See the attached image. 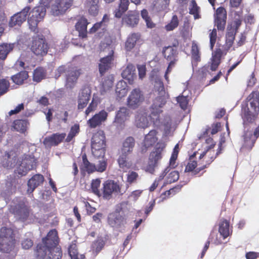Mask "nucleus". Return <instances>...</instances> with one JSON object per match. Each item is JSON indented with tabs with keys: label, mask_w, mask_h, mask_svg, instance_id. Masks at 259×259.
Instances as JSON below:
<instances>
[{
	"label": "nucleus",
	"mask_w": 259,
	"mask_h": 259,
	"mask_svg": "<svg viewBox=\"0 0 259 259\" xmlns=\"http://www.w3.org/2000/svg\"><path fill=\"white\" fill-rule=\"evenodd\" d=\"M150 78L154 82V89L157 95L151 106L150 118L154 126L162 129V139L166 140L167 137L172 135L176 129V126L172 123L169 117L163 118L160 116L162 112L161 108L165 104L169 96L164 90L163 83L157 70L154 69L151 72Z\"/></svg>",
	"instance_id": "f257e3e1"
},
{
	"label": "nucleus",
	"mask_w": 259,
	"mask_h": 259,
	"mask_svg": "<svg viewBox=\"0 0 259 259\" xmlns=\"http://www.w3.org/2000/svg\"><path fill=\"white\" fill-rule=\"evenodd\" d=\"M16 243L13 230L11 228L2 227L0 229V251L10 253L14 250Z\"/></svg>",
	"instance_id": "f03ea898"
},
{
	"label": "nucleus",
	"mask_w": 259,
	"mask_h": 259,
	"mask_svg": "<svg viewBox=\"0 0 259 259\" xmlns=\"http://www.w3.org/2000/svg\"><path fill=\"white\" fill-rule=\"evenodd\" d=\"M91 146L94 156L99 158L104 156L106 141L103 131H99L94 134L92 139Z\"/></svg>",
	"instance_id": "7ed1b4c3"
},
{
	"label": "nucleus",
	"mask_w": 259,
	"mask_h": 259,
	"mask_svg": "<svg viewBox=\"0 0 259 259\" xmlns=\"http://www.w3.org/2000/svg\"><path fill=\"white\" fill-rule=\"evenodd\" d=\"M9 211L22 222L26 221L31 213L30 207L27 205L26 201L23 200L19 201L16 205H11Z\"/></svg>",
	"instance_id": "20e7f679"
},
{
	"label": "nucleus",
	"mask_w": 259,
	"mask_h": 259,
	"mask_svg": "<svg viewBox=\"0 0 259 259\" xmlns=\"http://www.w3.org/2000/svg\"><path fill=\"white\" fill-rule=\"evenodd\" d=\"M121 187L122 185L119 182H115L112 180H106L103 184L101 196L104 199L110 200L112 198L113 193H121Z\"/></svg>",
	"instance_id": "39448f33"
},
{
	"label": "nucleus",
	"mask_w": 259,
	"mask_h": 259,
	"mask_svg": "<svg viewBox=\"0 0 259 259\" xmlns=\"http://www.w3.org/2000/svg\"><path fill=\"white\" fill-rule=\"evenodd\" d=\"M46 12V8L43 6L36 7L30 12L28 23L31 31L36 32L37 24L44 17Z\"/></svg>",
	"instance_id": "423d86ee"
},
{
	"label": "nucleus",
	"mask_w": 259,
	"mask_h": 259,
	"mask_svg": "<svg viewBox=\"0 0 259 259\" xmlns=\"http://www.w3.org/2000/svg\"><path fill=\"white\" fill-rule=\"evenodd\" d=\"M72 2V0H54L50 12L54 16L62 15L71 7Z\"/></svg>",
	"instance_id": "0eeeda50"
},
{
	"label": "nucleus",
	"mask_w": 259,
	"mask_h": 259,
	"mask_svg": "<svg viewBox=\"0 0 259 259\" xmlns=\"http://www.w3.org/2000/svg\"><path fill=\"white\" fill-rule=\"evenodd\" d=\"M135 146L134 139L127 137L123 142L122 146L119 152L118 162H126L128 155L132 152Z\"/></svg>",
	"instance_id": "6e6552de"
},
{
	"label": "nucleus",
	"mask_w": 259,
	"mask_h": 259,
	"mask_svg": "<svg viewBox=\"0 0 259 259\" xmlns=\"http://www.w3.org/2000/svg\"><path fill=\"white\" fill-rule=\"evenodd\" d=\"M48 50V44L44 38L36 37L33 38L31 50L35 55L42 56L47 54Z\"/></svg>",
	"instance_id": "1a4fd4ad"
},
{
	"label": "nucleus",
	"mask_w": 259,
	"mask_h": 259,
	"mask_svg": "<svg viewBox=\"0 0 259 259\" xmlns=\"http://www.w3.org/2000/svg\"><path fill=\"white\" fill-rule=\"evenodd\" d=\"M107 222L111 227L115 228H119L126 223L124 215L121 214L118 209L109 214Z\"/></svg>",
	"instance_id": "9d476101"
},
{
	"label": "nucleus",
	"mask_w": 259,
	"mask_h": 259,
	"mask_svg": "<svg viewBox=\"0 0 259 259\" xmlns=\"http://www.w3.org/2000/svg\"><path fill=\"white\" fill-rule=\"evenodd\" d=\"M130 114V111L125 107L120 108L117 112L113 124L118 130L124 128L125 122L129 119Z\"/></svg>",
	"instance_id": "9b49d317"
},
{
	"label": "nucleus",
	"mask_w": 259,
	"mask_h": 259,
	"mask_svg": "<svg viewBox=\"0 0 259 259\" xmlns=\"http://www.w3.org/2000/svg\"><path fill=\"white\" fill-rule=\"evenodd\" d=\"M82 73V70L77 67L69 68L66 73L65 85L66 88H73L76 84L79 76Z\"/></svg>",
	"instance_id": "f8f14e48"
},
{
	"label": "nucleus",
	"mask_w": 259,
	"mask_h": 259,
	"mask_svg": "<svg viewBox=\"0 0 259 259\" xmlns=\"http://www.w3.org/2000/svg\"><path fill=\"white\" fill-rule=\"evenodd\" d=\"M107 168V163H98L95 165L93 163H82L80 166L81 173L85 175L86 173L89 174L95 171L102 172Z\"/></svg>",
	"instance_id": "ddd939ff"
},
{
	"label": "nucleus",
	"mask_w": 259,
	"mask_h": 259,
	"mask_svg": "<svg viewBox=\"0 0 259 259\" xmlns=\"http://www.w3.org/2000/svg\"><path fill=\"white\" fill-rule=\"evenodd\" d=\"M144 100V97L138 89L133 90L127 98V104L129 107L136 108L139 106Z\"/></svg>",
	"instance_id": "4468645a"
},
{
	"label": "nucleus",
	"mask_w": 259,
	"mask_h": 259,
	"mask_svg": "<svg viewBox=\"0 0 259 259\" xmlns=\"http://www.w3.org/2000/svg\"><path fill=\"white\" fill-rule=\"evenodd\" d=\"M59 241L58 232L56 229L50 230L47 236L42 239V242L48 247L49 249L58 247L57 245L59 244Z\"/></svg>",
	"instance_id": "2eb2a0df"
},
{
	"label": "nucleus",
	"mask_w": 259,
	"mask_h": 259,
	"mask_svg": "<svg viewBox=\"0 0 259 259\" xmlns=\"http://www.w3.org/2000/svg\"><path fill=\"white\" fill-rule=\"evenodd\" d=\"M30 7L24 8L21 12L14 14L11 18L9 26L11 27L20 26L26 19Z\"/></svg>",
	"instance_id": "dca6fc26"
},
{
	"label": "nucleus",
	"mask_w": 259,
	"mask_h": 259,
	"mask_svg": "<svg viewBox=\"0 0 259 259\" xmlns=\"http://www.w3.org/2000/svg\"><path fill=\"white\" fill-rule=\"evenodd\" d=\"M149 119L152 120L145 110H139L136 116L135 124L138 127L146 128L150 125Z\"/></svg>",
	"instance_id": "f3484780"
},
{
	"label": "nucleus",
	"mask_w": 259,
	"mask_h": 259,
	"mask_svg": "<svg viewBox=\"0 0 259 259\" xmlns=\"http://www.w3.org/2000/svg\"><path fill=\"white\" fill-rule=\"evenodd\" d=\"M227 18L226 10L222 7L219 8L214 15V23L218 30H223L225 28Z\"/></svg>",
	"instance_id": "a211bd4d"
},
{
	"label": "nucleus",
	"mask_w": 259,
	"mask_h": 259,
	"mask_svg": "<svg viewBox=\"0 0 259 259\" xmlns=\"http://www.w3.org/2000/svg\"><path fill=\"white\" fill-rule=\"evenodd\" d=\"M158 140L157 132L153 130L145 135L143 142L142 152L145 151L148 148L153 146Z\"/></svg>",
	"instance_id": "6ab92c4d"
},
{
	"label": "nucleus",
	"mask_w": 259,
	"mask_h": 259,
	"mask_svg": "<svg viewBox=\"0 0 259 259\" xmlns=\"http://www.w3.org/2000/svg\"><path fill=\"white\" fill-rule=\"evenodd\" d=\"M91 90L89 87L82 88L79 93L78 97V107L83 109L88 103L90 99Z\"/></svg>",
	"instance_id": "aec40b11"
},
{
	"label": "nucleus",
	"mask_w": 259,
	"mask_h": 259,
	"mask_svg": "<svg viewBox=\"0 0 259 259\" xmlns=\"http://www.w3.org/2000/svg\"><path fill=\"white\" fill-rule=\"evenodd\" d=\"M108 113L104 110L94 115L92 118L88 120V124L91 128H95L104 122L107 117Z\"/></svg>",
	"instance_id": "412c9836"
},
{
	"label": "nucleus",
	"mask_w": 259,
	"mask_h": 259,
	"mask_svg": "<svg viewBox=\"0 0 259 259\" xmlns=\"http://www.w3.org/2000/svg\"><path fill=\"white\" fill-rule=\"evenodd\" d=\"M100 48L101 56L113 55V47L111 38L109 36H106L105 39L101 42Z\"/></svg>",
	"instance_id": "4be33fe9"
},
{
	"label": "nucleus",
	"mask_w": 259,
	"mask_h": 259,
	"mask_svg": "<svg viewBox=\"0 0 259 259\" xmlns=\"http://www.w3.org/2000/svg\"><path fill=\"white\" fill-rule=\"evenodd\" d=\"M44 181V177L42 175L36 174L33 176L28 181L27 192L28 193H32L36 187L42 184Z\"/></svg>",
	"instance_id": "5701e85b"
},
{
	"label": "nucleus",
	"mask_w": 259,
	"mask_h": 259,
	"mask_svg": "<svg viewBox=\"0 0 259 259\" xmlns=\"http://www.w3.org/2000/svg\"><path fill=\"white\" fill-rule=\"evenodd\" d=\"M139 13L137 11H129L122 18L123 23L131 27L137 25L139 22Z\"/></svg>",
	"instance_id": "b1692460"
},
{
	"label": "nucleus",
	"mask_w": 259,
	"mask_h": 259,
	"mask_svg": "<svg viewBox=\"0 0 259 259\" xmlns=\"http://www.w3.org/2000/svg\"><path fill=\"white\" fill-rule=\"evenodd\" d=\"M65 136L66 134L64 133L54 134L51 136L46 137L44 141V144L46 146L57 145L64 139Z\"/></svg>",
	"instance_id": "393cba45"
},
{
	"label": "nucleus",
	"mask_w": 259,
	"mask_h": 259,
	"mask_svg": "<svg viewBox=\"0 0 259 259\" xmlns=\"http://www.w3.org/2000/svg\"><path fill=\"white\" fill-rule=\"evenodd\" d=\"M100 59V63L99 64V71L101 75L108 70L111 66L113 60V55H106Z\"/></svg>",
	"instance_id": "a878e982"
},
{
	"label": "nucleus",
	"mask_w": 259,
	"mask_h": 259,
	"mask_svg": "<svg viewBox=\"0 0 259 259\" xmlns=\"http://www.w3.org/2000/svg\"><path fill=\"white\" fill-rule=\"evenodd\" d=\"M219 232L224 239L231 235L232 230L230 229V222L226 219L222 220L219 224Z\"/></svg>",
	"instance_id": "bb28decb"
},
{
	"label": "nucleus",
	"mask_w": 259,
	"mask_h": 259,
	"mask_svg": "<svg viewBox=\"0 0 259 259\" xmlns=\"http://www.w3.org/2000/svg\"><path fill=\"white\" fill-rule=\"evenodd\" d=\"M135 72V67L132 64H129L123 70L121 75L123 78L128 81L129 83L132 84L137 77Z\"/></svg>",
	"instance_id": "cd10ccee"
},
{
	"label": "nucleus",
	"mask_w": 259,
	"mask_h": 259,
	"mask_svg": "<svg viewBox=\"0 0 259 259\" xmlns=\"http://www.w3.org/2000/svg\"><path fill=\"white\" fill-rule=\"evenodd\" d=\"M88 24L87 20L84 18H80L76 24V30L79 32V36L82 38H85L87 36Z\"/></svg>",
	"instance_id": "c85d7f7f"
},
{
	"label": "nucleus",
	"mask_w": 259,
	"mask_h": 259,
	"mask_svg": "<svg viewBox=\"0 0 259 259\" xmlns=\"http://www.w3.org/2000/svg\"><path fill=\"white\" fill-rule=\"evenodd\" d=\"M156 149L152 151L149 156V160L150 162H157L160 160L162 157L161 152L165 147V144H158Z\"/></svg>",
	"instance_id": "c756f323"
},
{
	"label": "nucleus",
	"mask_w": 259,
	"mask_h": 259,
	"mask_svg": "<svg viewBox=\"0 0 259 259\" xmlns=\"http://www.w3.org/2000/svg\"><path fill=\"white\" fill-rule=\"evenodd\" d=\"M109 17L107 15L103 16L102 21L97 23L91 28L90 30L91 33H94L97 31L102 30L104 31L106 29L107 26L109 22Z\"/></svg>",
	"instance_id": "7c9ffc66"
},
{
	"label": "nucleus",
	"mask_w": 259,
	"mask_h": 259,
	"mask_svg": "<svg viewBox=\"0 0 259 259\" xmlns=\"http://www.w3.org/2000/svg\"><path fill=\"white\" fill-rule=\"evenodd\" d=\"M244 137V145L243 147H246L247 149L250 150L254 145L256 141V138L252 135L251 131H246L243 136Z\"/></svg>",
	"instance_id": "2f4dec72"
},
{
	"label": "nucleus",
	"mask_w": 259,
	"mask_h": 259,
	"mask_svg": "<svg viewBox=\"0 0 259 259\" xmlns=\"http://www.w3.org/2000/svg\"><path fill=\"white\" fill-rule=\"evenodd\" d=\"M115 93L119 99L124 97L127 93L126 83L123 80L118 81L116 85Z\"/></svg>",
	"instance_id": "473e14b6"
},
{
	"label": "nucleus",
	"mask_w": 259,
	"mask_h": 259,
	"mask_svg": "<svg viewBox=\"0 0 259 259\" xmlns=\"http://www.w3.org/2000/svg\"><path fill=\"white\" fill-rule=\"evenodd\" d=\"M49 251V248L42 242L36 246L35 250V255L37 259H44L47 254V252Z\"/></svg>",
	"instance_id": "72a5a7b5"
},
{
	"label": "nucleus",
	"mask_w": 259,
	"mask_h": 259,
	"mask_svg": "<svg viewBox=\"0 0 259 259\" xmlns=\"http://www.w3.org/2000/svg\"><path fill=\"white\" fill-rule=\"evenodd\" d=\"M140 38V34L137 33H132L129 35L125 43V48L127 51H131L134 48L136 42Z\"/></svg>",
	"instance_id": "f704fd0d"
},
{
	"label": "nucleus",
	"mask_w": 259,
	"mask_h": 259,
	"mask_svg": "<svg viewBox=\"0 0 259 259\" xmlns=\"http://www.w3.org/2000/svg\"><path fill=\"white\" fill-rule=\"evenodd\" d=\"M222 52L219 49L212 53V58L211 59V69L212 71L216 70L220 63Z\"/></svg>",
	"instance_id": "c9c22d12"
},
{
	"label": "nucleus",
	"mask_w": 259,
	"mask_h": 259,
	"mask_svg": "<svg viewBox=\"0 0 259 259\" xmlns=\"http://www.w3.org/2000/svg\"><path fill=\"white\" fill-rule=\"evenodd\" d=\"M15 44H3L0 45V59L4 60L8 54L13 49Z\"/></svg>",
	"instance_id": "e433bc0d"
},
{
	"label": "nucleus",
	"mask_w": 259,
	"mask_h": 259,
	"mask_svg": "<svg viewBox=\"0 0 259 259\" xmlns=\"http://www.w3.org/2000/svg\"><path fill=\"white\" fill-rule=\"evenodd\" d=\"M98 0H87L85 6L91 15L95 16L98 14Z\"/></svg>",
	"instance_id": "4c0bfd02"
},
{
	"label": "nucleus",
	"mask_w": 259,
	"mask_h": 259,
	"mask_svg": "<svg viewBox=\"0 0 259 259\" xmlns=\"http://www.w3.org/2000/svg\"><path fill=\"white\" fill-rule=\"evenodd\" d=\"M28 122L26 120H16L13 123V128L20 133H24L27 129Z\"/></svg>",
	"instance_id": "58836bf2"
},
{
	"label": "nucleus",
	"mask_w": 259,
	"mask_h": 259,
	"mask_svg": "<svg viewBox=\"0 0 259 259\" xmlns=\"http://www.w3.org/2000/svg\"><path fill=\"white\" fill-rule=\"evenodd\" d=\"M28 77L27 72L26 71H21L15 75L12 76L13 81L16 84H22L24 81Z\"/></svg>",
	"instance_id": "ea45409f"
},
{
	"label": "nucleus",
	"mask_w": 259,
	"mask_h": 259,
	"mask_svg": "<svg viewBox=\"0 0 259 259\" xmlns=\"http://www.w3.org/2000/svg\"><path fill=\"white\" fill-rule=\"evenodd\" d=\"M169 0H156L153 4V9L157 12L165 11L167 8Z\"/></svg>",
	"instance_id": "a19ab883"
},
{
	"label": "nucleus",
	"mask_w": 259,
	"mask_h": 259,
	"mask_svg": "<svg viewBox=\"0 0 259 259\" xmlns=\"http://www.w3.org/2000/svg\"><path fill=\"white\" fill-rule=\"evenodd\" d=\"M31 169L28 163H20L15 170V173L20 176H25Z\"/></svg>",
	"instance_id": "79ce46f5"
},
{
	"label": "nucleus",
	"mask_w": 259,
	"mask_h": 259,
	"mask_svg": "<svg viewBox=\"0 0 259 259\" xmlns=\"http://www.w3.org/2000/svg\"><path fill=\"white\" fill-rule=\"evenodd\" d=\"M182 187V185H178L170 189L169 190L163 192L161 194L160 197L163 200L168 198L171 195H175L177 193L180 192Z\"/></svg>",
	"instance_id": "37998d69"
},
{
	"label": "nucleus",
	"mask_w": 259,
	"mask_h": 259,
	"mask_svg": "<svg viewBox=\"0 0 259 259\" xmlns=\"http://www.w3.org/2000/svg\"><path fill=\"white\" fill-rule=\"evenodd\" d=\"M48 259H61L62 252L60 247L49 249Z\"/></svg>",
	"instance_id": "c03bdc74"
},
{
	"label": "nucleus",
	"mask_w": 259,
	"mask_h": 259,
	"mask_svg": "<svg viewBox=\"0 0 259 259\" xmlns=\"http://www.w3.org/2000/svg\"><path fill=\"white\" fill-rule=\"evenodd\" d=\"M76 241H72L68 247V253L71 259H80Z\"/></svg>",
	"instance_id": "a18cd8bd"
},
{
	"label": "nucleus",
	"mask_w": 259,
	"mask_h": 259,
	"mask_svg": "<svg viewBox=\"0 0 259 259\" xmlns=\"http://www.w3.org/2000/svg\"><path fill=\"white\" fill-rule=\"evenodd\" d=\"M235 34L236 31L234 29H229V27H228V32L226 34V47L228 49L232 47Z\"/></svg>",
	"instance_id": "49530a36"
},
{
	"label": "nucleus",
	"mask_w": 259,
	"mask_h": 259,
	"mask_svg": "<svg viewBox=\"0 0 259 259\" xmlns=\"http://www.w3.org/2000/svg\"><path fill=\"white\" fill-rule=\"evenodd\" d=\"M101 184V180L99 179H94L91 183V190L92 192L98 197L102 195L99 188Z\"/></svg>",
	"instance_id": "de8ad7c7"
},
{
	"label": "nucleus",
	"mask_w": 259,
	"mask_h": 259,
	"mask_svg": "<svg viewBox=\"0 0 259 259\" xmlns=\"http://www.w3.org/2000/svg\"><path fill=\"white\" fill-rule=\"evenodd\" d=\"M197 163H188L186 166L185 171L186 172H192L194 175L198 174L203 169L202 167H197Z\"/></svg>",
	"instance_id": "09e8293b"
},
{
	"label": "nucleus",
	"mask_w": 259,
	"mask_h": 259,
	"mask_svg": "<svg viewBox=\"0 0 259 259\" xmlns=\"http://www.w3.org/2000/svg\"><path fill=\"white\" fill-rule=\"evenodd\" d=\"M45 72L42 68H37L33 72V79L34 81L39 82L45 77Z\"/></svg>",
	"instance_id": "8fccbe9b"
},
{
	"label": "nucleus",
	"mask_w": 259,
	"mask_h": 259,
	"mask_svg": "<svg viewBox=\"0 0 259 259\" xmlns=\"http://www.w3.org/2000/svg\"><path fill=\"white\" fill-rule=\"evenodd\" d=\"M17 154L15 150H11L9 152H6L5 155L3 156L2 159H0V160H7V161H16L17 162H21L19 159H17Z\"/></svg>",
	"instance_id": "3c124183"
},
{
	"label": "nucleus",
	"mask_w": 259,
	"mask_h": 259,
	"mask_svg": "<svg viewBox=\"0 0 259 259\" xmlns=\"http://www.w3.org/2000/svg\"><path fill=\"white\" fill-rule=\"evenodd\" d=\"M179 23L178 17L176 15H174L169 23L166 25L164 28L166 31H172L178 26Z\"/></svg>",
	"instance_id": "603ef678"
},
{
	"label": "nucleus",
	"mask_w": 259,
	"mask_h": 259,
	"mask_svg": "<svg viewBox=\"0 0 259 259\" xmlns=\"http://www.w3.org/2000/svg\"><path fill=\"white\" fill-rule=\"evenodd\" d=\"M188 96L184 95L179 96L176 98L177 103L179 104L181 108L183 109H185L188 104Z\"/></svg>",
	"instance_id": "864d4df0"
},
{
	"label": "nucleus",
	"mask_w": 259,
	"mask_h": 259,
	"mask_svg": "<svg viewBox=\"0 0 259 259\" xmlns=\"http://www.w3.org/2000/svg\"><path fill=\"white\" fill-rule=\"evenodd\" d=\"M179 178V173L178 171H171L166 178V183L171 184L176 182Z\"/></svg>",
	"instance_id": "5fc2aeb1"
},
{
	"label": "nucleus",
	"mask_w": 259,
	"mask_h": 259,
	"mask_svg": "<svg viewBox=\"0 0 259 259\" xmlns=\"http://www.w3.org/2000/svg\"><path fill=\"white\" fill-rule=\"evenodd\" d=\"M176 51L171 47L165 48V49L163 51V54L164 57L168 60H171V61H172L171 59H172Z\"/></svg>",
	"instance_id": "6e6d98bb"
},
{
	"label": "nucleus",
	"mask_w": 259,
	"mask_h": 259,
	"mask_svg": "<svg viewBox=\"0 0 259 259\" xmlns=\"http://www.w3.org/2000/svg\"><path fill=\"white\" fill-rule=\"evenodd\" d=\"M199 8L197 6L195 1H192L190 5L189 10L190 13L191 14L194 15L195 19H197L199 18Z\"/></svg>",
	"instance_id": "4d7b16f0"
},
{
	"label": "nucleus",
	"mask_w": 259,
	"mask_h": 259,
	"mask_svg": "<svg viewBox=\"0 0 259 259\" xmlns=\"http://www.w3.org/2000/svg\"><path fill=\"white\" fill-rule=\"evenodd\" d=\"M192 55L194 60L196 61L200 60V54L197 45L195 43H193L192 46Z\"/></svg>",
	"instance_id": "13d9d810"
},
{
	"label": "nucleus",
	"mask_w": 259,
	"mask_h": 259,
	"mask_svg": "<svg viewBox=\"0 0 259 259\" xmlns=\"http://www.w3.org/2000/svg\"><path fill=\"white\" fill-rule=\"evenodd\" d=\"M79 131V126L78 125H74L71 128V130L68 134V135L66 139V141L69 142L73 139V138L78 133Z\"/></svg>",
	"instance_id": "bf43d9fd"
},
{
	"label": "nucleus",
	"mask_w": 259,
	"mask_h": 259,
	"mask_svg": "<svg viewBox=\"0 0 259 259\" xmlns=\"http://www.w3.org/2000/svg\"><path fill=\"white\" fill-rule=\"evenodd\" d=\"M9 84L6 79H0V96L7 92Z\"/></svg>",
	"instance_id": "052dcab7"
},
{
	"label": "nucleus",
	"mask_w": 259,
	"mask_h": 259,
	"mask_svg": "<svg viewBox=\"0 0 259 259\" xmlns=\"http://www.w3.org/2000/svg\"><path fill=\"white\" fill-rule=\"evenodd\" d=\"M157 163H147L146 165L143 166V169L147 172L153 174L157 166Z\"/></svg>",
	"instance_id": "680f3d73"
},
{
	"label": "nucleus",
	"mask_w": 259,
	"mask_h": 259,
	"mask_svg": "<svg viewBox=\"0 0 259 259\" xmlns=\"http://www.w3.org/2000/svg\"><path fill=\"white\" fill-rule=\"evenodd\" d=\"M98 105V101L94 98L93 99L92 102L90 104L89 107L85 111V114L88 116L90 113L94 111Z\"/></svg>",
	"instance_id": "e2e57ef3"
},
{
	"label": "nucleus",
	"mask_w": 259,
	"mask_h": 259,
	"mask_svg": "<svg viewBox=\"0 0 259 259\" xmlns=\"http://www.w3.org/2000/svg\"><path fill=\"white\" fill-rule=\"evenodd\" d=\"M208 239L215 245H219L222 243V241L218 239V234L213 231L210 233Z\"/></svg>",
	"instance_id": "0e129e2a"
},
{
	"label": "nucleus",
	"mask_w": 259,
	"mask_h": 259,
	"mask_svg": "<svg viewBox=\"0 0 259 259\" xmlns=\"http://www.w3.org/2000/svg\"><path fill=\"white\" fill-rule=\"evenodd\" d=\"M69 68L70 67L64 65L59 66L55 71V77L58 78L62 73L64 72L66 73V72H67Z\"/></svg>",
	"instance_id": "69168bd1"
},
{
	"label": "nucleus",
	"mask_w": 259,
	"mask_h": 259,
	"mask_svg": "<svg viewBox=\"0 0 259 259\" xmlns=\"http://www.w3.org/2000/svg\"><path fill=\"white\" fill-rule=\"evenodd\" d=\"M210 47L212 50L217 39V30L213 29L209 34Z\"/></svg>",
	"instance_id": "338daca9"
},
{
	"label": "nucleus",
	"mask_w": 259,
	"mask_h": 259,
	"mask_svg": "<svg viewBox=\"0 0 259 259\" xmlns=\"http://www.w3.org/2000/svg\"><path fill=\"white\" fill-rule=\"evenodd\" d=\"M33 244V241L30 239H25L22 241V247L24 249H29Z\"/></svg>",
	"instance_id": "774afa93"
}]
</instances>
